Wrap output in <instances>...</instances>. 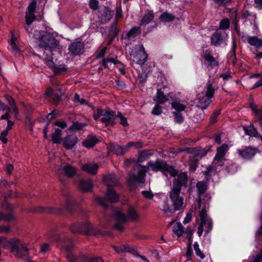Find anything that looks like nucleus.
I'll list each match as a JSON object with an SVG mask.
<instances>
[{
	"instance_id": "obj_48",
	"label": "nucleus",
	"mask_w": 262,
	"mask_h": 262,
	"mask_svg": "<svg viewBox=\"0 0 262 262\" xmlns=\"http://www.w3.org/2000/svg\"><path fill=\"white\" fill-rule=\"evenodd\" d=\"M116 218L118 221V222H120L123 223H126L128 220L126 215H125L124 213L120 212H117L116 214Z\"/></svg>"
},
{
	"instance_id": "obj_30",
	"label": "nucleus",
	"mask_w": 262,
	"mask_h": 262,
	"mask_svg": "<svg viewBox=\"0 0 262 262\" xmlns=\"http://www.w3.org/2000/svg\"><path fill=\"white\" fill-rule=\"evenodd\" d=\"M141 33V28L140 26L134 27L126 34L125 38L128 40L135 38Z\"/></svg>"
},
{
	"instance_id": "obj_53",
	"label": "nucleus",
	"mask_w": 262,
	"mask_h": 262,
	"mask_svg": "<svg viewBox=\"0 0 262 262\" xmlns=\"http://www.w3.org/2000/svg\"><path fill=\"white\" fill-rule=\"evenodd\" d=\"M160 104L156 103L153 108L151 114L154 115H159L162 113V107Z\"/></svg>"
},
{
	"instance_id": "obj_21",
	"label": "nucleus",
	"mask_w": 262,
	"mask_h": 262,
	"mask_svg": "<svg viewBox=\"0 0 262 262\" xmlns=\"http://www.w3.org/2000/svg\"><path fill=\"white\" fill-rule=\"evenodd\" d=\"M113 16V12L110 11L107 7H104L103 9L99 11V18L102 24H106L109 21Z\"/></svg>"
},
{
	"instance_id": "obj_45",
	"label": "nucleus",
	"mask_w": 262,
	"mask_h": 262,
	"mask_svg": "<svg viewBox=\"0 0 262 262\" xmlns=\"http://www.w3.org/2000/svg\"><path fill=\"white\" fill-rule=\"evenodd\" d=\"M230 20L228 18H226L221 20L219 28L220 30H226L229 28Z\"/></svg>"
},
{
	"instance_id": "obj_8",
	"label": "nucleus",
	"mask_w": 262,
	"mask_h": 262,
	"mask_svg": "<svg viewBox=\"0 0 262 262\" xmlns=\"http://www.w3.org/2000/svg\"><path fill=\"white\" fill-rule=\"evenodd\" d=\"M46 236L48 239L56 242L58 246L61 245V249H64L67 252H71L74 246L72 240L67 238L65 235L58 234L56 231L51 230L47 233Z\"/></svg>"
},
{
	"instance_id": "obj_24",
	"label": "nucleus",
	"mask_w": 262,
	"mask_h": 262,
	"mask_svg": "<svg viewBox=\"0 0 262 262\" xmlns=\"http://www.w3.org/2000/svg\"><path fill=\"white\" fill-rule=\"evenodd\" d=\"M82 169L90 174H95L98 169V165L96 163H86L82 166Z\"/></svg>"
},
{
	"instance_id": "obj_47",
	"label": "nucleus",
	"mask_w": 262,
	"mask_h": 262,
	"mask_svg": "<svg viewBox=\"0 0 262 262\" xmlns=\"http://www.w3.org/2000/svg\"><path fill=\"white\" fill-rule=\"evenodd\" d=\"M225 158L215 156L213 159V163L218 166H223L224 165Z\"/></svg>"
},
{
	"instance_id": "obj_39",
	"label": "nucleus",
	"mask_w": 262,
	"mask_h": 262,
	"mask_svg": "<svg viewBox=\"0 0 262 262\" xmlns=\"http://www.w3.org/2000/svg\"><path fill=\"white\" fill-rule=\"evenodd\" d=\"M61 130L59 128H56L55 132L52 134V140L54 143H60L61 139Z\"/></svg>"
},
{
	"instance_id": "obj_55",
	"label": "nucleus",
	"mask_w": 262,
	"mask_h": 262,
	"mask_svg": "<svg viewBox=\"0 0 262 262\" xmlns=\"http://www.w3.org/2000/svg\"><path fill=\"white\" fill-rule=\"evenodd\" d=\"M96 201L97 202L102 206L104 209H106L108 207V205L106 201V199L104 198H96Z\"/></svg>"
},
{
	"instance_id": "obj_18",
	"label": "nucleus",
	"mask_w": 262,
	"mask_h": 262,
	"mask_svg": "<svg viewBox=\"0 0 262 262\" xmlns=\"http://www.w3.org/2000/svg\"><path fill=\"white\" fill-rule=\"evenodd\" d=\"M202 57L206 61L205 63H207L208 66L218 67L219 66V61L213 56L212 51L210 49L206 50Z\"/></svg>"
},
{
	"instance_id": "obj_28",
	"label": "nucleus",
	"mask_w": 262,
	"mask_h": 262,
	"mask_svg": "<svg viewBox=\"0 0 262 262\" xmlns=\"http://www.w3.org/2000/svg\"><path fill=\"white\" fill-rule=\"evenodd\" d=\"M210 148L207 149L200 147L195 148L193 149V151L194 152L193 156L200 161L203 157L207 155V152L210 151Z\"/></svg>"
},
{
	"instance_id": "obj_34",
	"label": "nucleus",
	"mask_w": 262,
	"mask_h": 262,
	"mask_svg": "<svg viewBox=\"0 0 262 262\" xmlns=\"http://www.w3.org/2000/svg\"><path fill=\"white\" fill-rule=\"evenodd\" d=\"M106 197L111 203H116L119 200L118 195L113 189H107L106 193Z\"/></svg>"
},
{
	"instance_id": "obj_23",
	"label": "nucleus",
	"mask_w": 262,
	"mask_h": 262,
	"mask_svg": "<svg viewBox=\"0 0 262 262\" xmlns=\"http://www.w3.org/2000/svg\"><path fill=\"white\" fill-rule=\"evenodd\" d=\"M93 186V185L90 180H80L78 187L83 192H90L92 191Z\"/></svg>"
},
{
	"instance_id": "obj_5",
	"label": "nucleus",
	"mask_w": 262,
	"mask_h": 262,
	"mask_svg": "<svg viewBox=\"0 0 262 262\" xmlns=\"http://www.w3.org/2000/svg\"><path fill=\"white\" fill-rule=\"evenodd\" d=\"M10 251L16 256L23 258L28 262H32L29 256L24 252L29 250V243L22 242L17 238H13L7 241Z\"/></svg>"
},
{
	"instance_id": "obj_43",
	"label": "nucleus",
	"mask_w": 262,
	"mask_h": 262,
	"mask_svg": "<svg viewBox=\"0 0 262 262\" xmlns=\"http://www.w3.org/2000/svg\"><path fill=\"white\" fill-rule=\"evenodd\" d=\"M160 18L162 21L169 22L174 20L175 16L171 14L164 12L161 15Z\"/></svg>"
},
{
	"instance_id": "obj_36",
	"label": "nucleus",
	"mask_w": 262,
	"mask_h": 262,
	"mask_svg": "<svg viewBox=\"0 0 262 262\" xmlns=\"http://www.w3.org/2000/svg\"><path fill=\"white\" fill-rule=\"evenodd\" d=\"M199 160L195 158L193 156H190L188 164L190 171L194 172L198 167Z\"/></svg>"
},
{
	"instance_id": "obj_25",
	"label": "nucleus",
	"mask_w": 262,
	"mask_h": 262,
	"mask_svg": "<svg viewBox=\"0 0 262 262\" xmlns=\"http://www.w3.org/2000/svg\"><path fill=\"white\" fill-rule=\"evenodd\" d=\"M168 99L167 97L164 95L163 92L161 90V89H158L156 96L155 98L154 99V101L158 104H163L167 101H168Z\"/></svg>"
},
{
	"instance_id": "obj_57",
	"label": "nucleus",
	"mask_w": 262,
	"mask_h": 262,
	"mask_svg": "<svg viewBox=\"0 0 262 262\" xmlns=\"http://www.w3.org/2000/svg\"><path fill=\"white\" fill-rule=\"evenodd\" d=\"M214 2L219 7L225 6L227 4L231 3L232 0H213Z\"/></svg>"
},
{
	"instance_id": "obj_42",
	"label": "nucleus",
	"mask_w": 262,
	"mask_h": 262,
	"mask_svg": "<svg viewBox=\"0 0 262 262\" xmlns=\"http://www.w3.org/2000/svg\"><path fill=\"white\" fill-rule=\"evenodd\" d=\"M86 125V124L85 123L76 122L72 124V125L69 127V129L71 131L80 130Z\"/></svg>"
},
{
	"instance_id": "obj_33",
	"label": "nucleus",
	"mask_w": 262,
	"mask_h": 262,
	"mask_svg": "<svg viewBox=\"0 0 262 262\" xmlns=\"http://www.w3.org/2000/svg\"><path fill=\"white\" fill-rule=\"evenodd\" d=\"M247 41L251 46H254L256 48L262 46V39L256 36L248 37Z\"/></svg>"
},
{
	"instance_id": "obj_38",
	"label": "nucleus",
	"mask_w": 262,
	"mask_h": 262,
	"mask_svg": "<svg viewBox=\"0 0 262 262\" xmlns=\"http://www.w3.org/2000/svg\"><path fill=\"white\" fill-rule=\"evenodd\" d=\"M98 140L94 137H90L82 142V145L86 148H90L93 147L96 145Z\"/></svg>"
},
{
	"instance_id": "obj_9",
	"label": "nucleus",
	"mask_w": 262,
	"mask_h": 262,
	"mask_svg": "<svg viewBox=\"0 0 262 262\" xmlns=\"http://www.w3.org/2000/svg\"><path fill=\"white\" fill-rule=\"evenodd\" d=\"M196 188L198 196L196 199L197 206L199 208H201L202 203L206 204L210 201L211 196L207 192L208 185L206 182H198Z\"/></svg>"
},
{
	"instance_id": "obj_37",
	"label": "nucleus",
	"mask_w": 262,
	"mask_h": 262,
	"mask_svg": "<svg viewBox=\"0 0 262 262\" xmlns=\"http://www.w3.org/2000/svg\"><path fill=\"white\" fill-rule=\"evenodd\" d=\"M229 149V146L227 144H223L216 149L215 156L225 158V155Z\"/></svg>"
},
{
	"instance_id": "obj_41",
	"label": "nucleus",
	"mask_w": 262,
	"mask_h": 262,
	"mask_svg": "<svg viewBox=\"0 0 262 262\" xmlns=\"http://www.w3.org/2000/svg\"><path fill=\"white\" fill-rule=\"evenodd\" d=\"M171 107L176 110L175 112H182L186 108V106L179 101H174L171 103Z\"/></svg>"
},
{
	"instance_id": "obj_19",
	"label": "nucleus",
	"mask_w": 262,
	"mask_h": 262,
	"mask_svg": "<svg viewBox=\"0 0 262 262\" xmlns=\"http://www.w3.org/2000/svg\"><path fill=\"white\" fill-rule=\"evenodd\" d=\"M51 58V57L50 56H47L45 58V60H46L48 66L52 70L53 72L55 74H59L67 71V69L64 65H54L53 60Z\"/></svg>"
},
{
	"instance_id": "obj_27",
	"label": "nucleus",
	"mask_w": 262,
	"mask_h": 262,
	"mask_svg": "<svg viewBox=\"0 0 262 262\" xmlns=\"http://www.w3.org/2000/svg\"><path fill=\"white\" fill-rule=\"evenodd\" d=\"M243 129L245 133L250 137L255 138L260 137V135L258 133L256 128H255L252 124H251L249 126H244Z\"/></svg>"
},
{
	"instance_id": "obj_46",
	"label": "nucleus",
	"mask_w": 262,
	"mask_h": 262,
	"mask_svg": "<svg viewBox=\"0 0 262 262\" xmlns=\"http://www.w3.org/2000/svg\"><path fill=\"white\" fill-rule=\"evenodd\" d=\"M172 114L174 117V121L176 123L181 124L184 121V118L181 112H173Z\"/></svg>"
},
{
	"instance_id": "obj_12",
	"label": "nucleus",
	"mask_w": 262,
	"mask_h": 262,
	"mask_svg": "<svg viewBox=\"0 0 262 262\" xmlns=\"http://www.w3.org/2000/svg\"><path fill=\"white\" fill-rule=\"evenodd\" d=\"M56 172L60 180L61 181L62 177L64 176L73 178L77 173V168L70 164H66L63 167L61 166H57Z\"/></svg>"
},
{
	"instance_id": "obj_6",
	"label": "nucleus",
	"mask_w": 262,
	"mask_h": 262,
	"mask_svg": "<svg viewBox=\"0 0 262 262\" xmlns=\"http://www.w3.org/2000/svg\"><path fill=\"white\" fill-rule=\"evenodd\" d=\"M91 107L94 110V106ZM93 118L96 121L100 120L106 127L113 126L115 124L116 113L110 108L103 110L101 107H98L96 110H94Z\"/></svg>"
},
{
	"instance_id": "obj_7",
	"label": "nucleus",
	"mask_w": 262,
	"mask_h": 262,
	"mask_svg": "<svg viewBox=\"0 0 262 262\" xmlns=\"http://www.w3.org/2000/svg\"><path fill=\"white\" fill-rule=\"evenodd\" d=\"M205 89V95L201 96L199 94L195 100L196 107L202 110H204L208 108L211 103L210 99L214 97L215 91L212 84L209 81L206 83Z\"/></svg>"
},
{
	"instance_id": "obj_56",
	"label": "nucleus",
	"mask_w": 262,
	"mask_h": 262,
	"mask_svg": "<svg viewBox=\"0 0 262 262\" xmlns=\"http://www.w3.org/2000/svg\"><path fill=\"white\" fill-rule=\"evenodd\" d=\"M242 18L246 19L248 17H250L251 20H253L254 22L255 20L256 16L255 15H252L247 10H244L242 12Z\"/></svg>"
},
{
	"instance_id": "obj_61",
	"label": "nucleus",
	"mask_w": 262,
	"mask_h": 262,
	"mask_svg": "<svg viewBox=\"0 0 262 262\" xmlns=\"http://www.w3.org/2000/svg\"><path fill=\"white\" fill-rule=\"evenodd\" d=\"M250 262H262V249L255 256H253V259Z\"/></svg>"
},
{
	"instance_id": "obj_52",
	"label": "nucleus",
	"mask_w": 262,
	"mask_h": 262,
	"mask_svg": "<svg viewBox=\"0 0 262 262\" xmlns=\"http://www.w3.org/2000/svg\"><path fill=\"white\" fill-rule=\"evenodd\" d=\"M221 114V111L220 110L214 111L210 117V123L214 124L217 121V118L219 115Z\"/></svg>"
},
{
	"instance_id": "obj_11",
	"label": "nucleus",
	"mask_w": 262,
	"mask_h": 262,
	"mask_svg": "<svg viewBox=\"0 0 262 262\" xmlns=\"http://www.w3.org/2000/svg\"><path fill=\"white\" fill-rule=\"evenodd\" d=\"M130 56L133 57V60L140 65L144 64L148 58V55L143 45H138L135 51L130 53Z\"/></svg>"
},
{
	"instance_id": "obj_14",
	"label": "nucleus",
	"mask_w": 262,
	"mask_h": 262,
	"mask_svg": "<svg viewBox=\"0 0 262 262\" xmlns=\"http://www.w3.org/2000/svg\"><path fill=\"white\" fill-rule=\"evenodd\" d=\"M237 151L238 154L246 160L251 159L257 153L259 152L257 148L253 146L245 147L244 148L238 149Z\"/></svg>"
},
{
	"instance_id": "obj_22",
	"label": "nucleus",
	"mask_w": 262,
	"mask_h": 262,
	"mask_svg": "<svg viewBox=\"0 0 262 262\" xmlns=\"http://www.w3.org/2000/svg\"><path fill=\"white\" fill-rule=\"evenodd\" d=\"M126 216L127 220L132 222H137L140 218V215L137 212L136 209L130 206L126 211Z\"/></svg>"
},
{
	"instance_id": "obj_49",
	"label": "nucleus",
	"mask_w": 262,
	"mask_h": 262,
	"mask_svg": "<svg viewBox=\"0 0 262 262\" xmlns=\"http://www.w3.org/2000/svg\"><path fill=\"white\" fill-rule=\"evenodd\" d=\"M226 170L229 173H234L237 170V166L235 163L232 162L227 166Z\"/></svg>"
},
{
	"instance_id": "obj_1",
	"label": "nucleus",
	"mask_w": 262,
	"mask_h": 262,
	"mask_svg": "<svg viewBox=\"0 0 262 262\" xmlns=\"http://www.w3.org/2000/svg\"><path fill=\"white\" fill-rule=\"evenodd\" d=\"M149 169L155 172L160 171L164 174L165 172H168L171 176L174 177V179L177 178L182 172L178 173V171L173 166L168 165L166 161L161 159L155 161H150L147 163V166L138 165L134 168L135 170H138V172L128 174L127 182L129 186L132 187L136 183H144L146 173Z\"/></svg>"
},
{
	"instance_id": "obj_50",
	"label": "nucleus",
	"mask_w": 262,
	"mask_h": 262,
	"mask_svg": "<svg viewBox=\"0 0 262 262\" xmlns=\"http://www.w3.org/2000/svg\"><path fill=\"white\" fill-rule=\"evenodd\" d=\"M193 247L196 255L199 256L201 259H203L205 257V255L200 249L199 244L197 243H195L193 245Z\"/></svg>"
},
{
	"instance_id": "obj_63",
	"label": "nucleus",
	"mask_w": 262,
	"mask_h": 262,
	"mask_svg": "<svg viewBox=\"0 0 262 262\" xmlns=\"http://www.w3.org/2000/svg\"><path fill=\"white\" fill-rule=\"evenodd\" d=\"M192 216V211H188L186 215V217H185V219L183 221V223L184 224H186L189 223L191 221Z\"/></svg>"
},
{
	"instance_id": "obj_32",
	"label": "nucleus",
	"mask_w": 262,
	"mask_h": 262,
	"mask_svg": "<svg viewBox=\"0 0 262 262\" xmlns=\"http://www.w3.org/2000/svg\"><path fill=\"white\" fill-rule=\"evenodd\" d=\"M151 155L152 154L149 151L146 150H143L140 152L138 157L137 159L136 163H142L148 159Z\"/></svg>"
},
{
	"instance_id": "obj_13",
	"label": "nucleus",
	"mask_w": 262,
	"mask_h": 262,
	"mask_svg": "<svg viewBox=\"0 0 262 262\" xmlns=\"http://www.w3.org/2000/svg\"><path fill=\"white\" fill-rule=\"evenodd\" d=\"M84 46L83 42L76 39L69 45L68 50L71 55L78 56L84 53Z\"/></svg>"
},
{
	"instance_id": "obj_2",
	"label": "nucleus",
	"mask_w": 262,
	"mask_h": 262,
	"mask_svg": "<svg viewBox=\"0 0 262 262\" xmlns=\"http://www.w3.org/2000/svg\"><path fill=\"white\" fill-rule=\"evenodd\" d=\"M188 182V177L186 172H182L177 178L173 179L169 192V197L173 208L170 207L167 201H164L162 210L165 215L169 216L176 211L183 209L184 199L181 195V190L187 187Z\"/></svg>"
},
{
	"instance_id": "obj_58",
	"label": "nucleus",
	"mask_w": 262,
	"mask_h": 262,
	"mask_svg": "<svg viewBox=\"0 0 262 262\" xmlns=\"http://www.w3.org/2000/svg\"><path fill=\"white\" fill-rule=\"evenodd\" d=\"M143 143L140 142H129L127 144V147H135L136 148H140L142 147Z\"/></svg>"
},
{
	"instance_id": "obj_35",
	"label": "nucleus",
	"mask_w": 262,
	"mask_h": 262,
	"mask_svg": "<svg viewBox=\"0 0 262 262\" xmlns=\"http://www.w3.org/2000/svg\"><path fill=\"white\" fill-rule=\"evenodd\" d=\"M154 18V15L152 11H148L143 16L141 20L140 25H146L151 22Z\"/></svg>"
},
{
	"instance_id": "obj_17",
	"label": "nucleus",
	"mask_w": 262,
	"mask_h": 262,
	"mask_svg": "<svg viewBox=\"0 0 262 262\" xmlns=\"http://www.w3.org/2000/svg\"><path fill=\"white\" fill-rule=\"evenodd\" d=\"M78 138L76 135H69L62 139L63 146L67 149H72L77 144Z\"/></svg>"
},
{
	"instance_id": "obj_31",
	"label": "nucleus",
	"mask_w": 262,
	"mask_h": 262,
	"mask_svg": "<svg viewBox=\"0 0 262 262\" xmlns=\"http://www.w3.org/2000/svg\"><path fill=\"white\" fill-rule=\"evenodd\" d=\"M204 174L207 180H209L210 178L216 173V167L215 165H210L206 168V170L203 171Z\"/></svg>"
},
{
	"instance_id": "obj_3",
	"label": "nucleus",
	"mask_w": 262,
	"mask_h": 262,
	"mask_svg": "<svg viewBox=\"0 0 262 262\" xmlns=\"http://www.w3.org/2000/svg\"><path fill=\"white\" fill-rule=\"evenodd\" d=\"M38 48L49 50L51 53L53 51L59 50V41L56 38L54 33L45 31H38V36L36 38Z\"/></svg>"
},
{
	"instance_id": "obj_54",
	"label": "nucleus",
	"mask_w": 262,
	"mask_h": 262,
	"mask_svg": "<svg viewBox=\"0 0 262 262\" xmlns=\"http://www.w3.org/2000/svg\"><path fill=\"white\" fill-rule=\"evenodd\" d=\"M5 98H6L7 102L9 104V107H12L16 104L15 100L12 98V97L8 94L5 95Z\"/></svg>"
},
{
	"instance_id": "obj_15",
	"label": "nucleus",
	"mask_w": 262,
	"mask_h": 262,
	"mask_svg": "<svg viewBox=\"0 0 262 262\" xmlns=\"http://www.w3.org/2000/svg\"><path fill=\"white\" fill-rule=\"evenodd\" d=\"M36 7V1H32L28 7V11L26 12V23L27 25H31L33 21L36 19L34 15Z\"/></svg>"
},
{
	"instance_id": "obj_44",
	"label": "nucleus",
	"mask_w": 262,
	"mask_h": 262,
	"mask_svg": "<svg viewBox=\"0 0 262 262\" xmlns=\"http://www.w3.org/2000/svg\"><path fill=\"white\" fill-rule=\"evenodd\" d=\"M118 118L120 119V124L124 127L128 126L127 118L124 117L120 112H118L116 114V118Z\"/></svg>"
},
{
	"instance_id": "obj_29",
	"label": "nucleus",
	"mask_w": 262,
	"mask_h": 262,
	"mask_svg": "<svg viewBox=\"0 0 262 262\" xmlns=\"http://www.w3.org/2000/svg\"><path fill=\"white\" fill-rule=\"evenodd\" d=\"M118 22L117 20H115L110 28L108 37L110 39V42H112L115 39L118 35Z\"/></svg>"
},
{
	"instance_id": "obj_59",
	"label": "nucleus",
	"mask_w": 262,
	"mask_h": 262,
	"mask_svg": "<svg viewBox=\"0 0 262 262\" xmlns=\"http://www.w3.org/2000/svg\"><path fill=\"white\" fill-rule=\"evenodd\" d=\"M253 112L255 113V116L258 119L259 122H262V110L256 108H252Z\"/></svg>"
},
{
	"instance_id": "obj_64",
	"label": "nucleus",
	"mask_w": 262,
	"mask_h": 262,
	"mask_svg": "<svg viewBox=\"0 0 262 262\" xmlns=\"http://www.w3.org/2000/svg\"><path fill=\"white\" fill-rule=\"evenodd\" d=\"M113 61H114V59L113 58H103L102 60V66L106 69L108 67L107 63H113Z\"/></svg>"
},
{
	"instance_id": "obj_26",
	"label": "nucleus",
	"mask_w": 262,
	"mask_h": 262,
	"mask_svg": "<svg viewBox=\"0 0 262 262\" xmlns=\"http://www.w3.org/2000/svg\"><path fill=\"white\" fill-rule=\"evenodd\" d=\"M110 150L118 156H123L126 151L124 147L116 143H112L110 145Z\"/></svg>"
},
{
	"instance_id": "obj_10",
	"label": "nucleus",
	"mask_w": 262,
	"mask_h": 262,
	"mask_svg": "<svg viewBox=\"0 0 262 262\" xmlns=\"http://www.w3.org/2000/svg\"><path fill=\"white\" fill-rule=\"evenodd\" d=\"M205 207V205L199 213L201 222L197 233L200 237L202 235L203 230L207 234L212 229V222L210 219L208 218Z\"/></svg>"
},
{
	"instance_id": "obj_62",
	"label": "nucleus",
	"mask_w": 262,
	"mask_h": 262,
	"mask_svg": "<svg viewBox=\"0 0 262 262\" xmlns=\"http://www.w3.org/2000/svg\"><path fill=\"white\" fill-rule=\"evenodd\" d=\"M99 3L97 0H90L89 6L91 9L96 10L98 8Z\"/></svg>"
},
{
	"instance_id": "obj_60",
	"label": "nucleus",
	"mask_w": 262,
	"mask_h": 262,
	"mask_svg": "<svg viewBox=\"0 0 262 262\" xmlns=\"http://www.w3.org/2000/svg\"><path fill=\"white\" fill-rule=\"evenodd\" d=\"M50 250V245L48 243H43L40 245V251L41 253H46Z\"/></svg>"
},
{
	"instance_id": "obj_51",
	"label": "nucleus",
	"mask_w": 262,
	"mask_h": 262,
	"mask_svg": "<svg viewBox=\"0 0 262 262\" xmlns=\"http://www.w3.org/2000/svg\"><path fill=\"white\" fill-rule=\"evenodd\" d=\"M3 220L6 221V222H10L14 221L16 219V217L14 215V214L11 212L9 214H4L3 213Z\"/></svg>"
},
{
	"instance_id": "obj_20",
	"label": "nucleus",
	"mask_w": 262,
	"mask_h": 262,
	"mask_svg": "<svg viewBox=\"0 0 262 262\" xmlns=\"http://www.w3.org/2000/svg\"><path fill=\"white\" fill-rule=\"evenodd\" d=\"M103 180L109 189H112V187L118 186L120 183L118 178L114 173L104 176Z\"/></svg>"
},
{
	"instance_id": "obj_16",
	"label": "nucleus",
	"mask_w": 262,
	"mask_h": 262,
	"mask_svg": "<svg viewBox=\"0 0 262 262\" xmlns=\"http://www.w3.org/2000/svg\"><path fill=\"white\" fill-rule=\"evenodd\" d=\"M226 36L225 32L220 30H216L211 35L210 38L211 43L214 46H219L221 45L224 40Z\"/></svg>"
},
{
	"instance_id": "obj_4",
	"label": "nucleus",
	"mask_w": 262,
	"mask_h": 262,
	"mask_svg": "<svg viewBox=\"0 0 262 262\" xmlns=\"http://www.w3.org/2000/svg\"><path fill=\"white\" fill-rule=\"evenodd\" d=\"M70 230L73 233H83L87 235L99 236L110 234V232L101 231L89 222L74 223L71 226Z\"/></svg>"
},
{
	"instance_id": "obj_40",
	"label": "nucleus",
	"mask_w": 262,
	"mask_h": 262,
	"mask_svg": "<svg viewBox=\"0 0 262 262\" xmlns=\"http://www.w3.org/2000/svg\"><path fill=\"white\" fill-rule=\"evenodd\" d=\"M173 232L180 237L184 233V228L180 223H177L173 227Z\"/></svg>"
}]
</instances>
